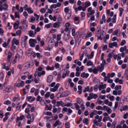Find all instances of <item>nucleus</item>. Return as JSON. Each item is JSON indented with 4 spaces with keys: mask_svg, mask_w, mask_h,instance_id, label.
Here are the masks:
<instances>
[{
    "mask_svg": "<svg viewBox=\"0 0 128 128\" xmlns=\"http://www.w3.org/2000/svg\"><path fill=\"white\" fill-rule=\"evenodd\" d=\"M85 4L86 7H87L90 5V3L89 2H85Z\"/></svg>",
    "mask_w": 128,
    "mask_h": 128,
    "instance_id": "a19ab883",
    "label": "nucleus"
},
{
    "mask_svg": "<svg viewBox=\"0 0 128 128\" xmlns=\"http://www.w3.org/2000/svg\"><path fill=\"white\" fill-rule=\"evenodd\" d=\"M12 44L18 45L19 44V41L18 40H16L15 38H14L12 41Z\"/></svg>",
    "mask_w": 128,
    "mask_h": 128,
    "instance_id": "ddd939ff",
    "label": "nucleus"
},
{
    "mask_svg": "<svg viewBox=\"0 0 128 128\" xmlns=\"http://www.w3.org/2000/svg\"><path fill=\"white\" fill-rule=\"evenodd\" d=\"M110 73H108L107 74V76H106L104 78V80L105 82H106L107 78H109L110 77Z\"/></svg>",
    "mask_w": 128,
    "mask_h": 128,
    "instance_id": "2f4dec72",
    "label": "nucleus"
},
{
    "mask_svg": "<svg viewBox=\"0 0 128 128\" xmlns=\"http://www.w3.org/2000/svg\"><path fill=\"white\" fill-rule=\"evenodd\" d=\"M89 86H87L85 89L83 90L84 92H86L89 91Z\"/></svg>",
    "mask_w": 128,
    "mask_h": 128,
    "instance_id": "052dcab7",
    "label": "nucleus"
},
{
    "mask_svg": "<svg viewBox=\"0 0 128 128\" xmlns=\"http://www.w3.org/2000/svg\"><path fill=\"white\" fill-rule=\"evenodd\" d=\"M45 108L46 110H50L52 109L51 107L50 108L49 106H48L47 105H46Z\"/></svg>",
    "mask_w": 128,
    "mask_h": 128,
    "instance_id": "5fc2aeb1",
    "label": "nucleus"
},
{
    "mask_svg": "<svg viewBox=\"0 0 128 128\" xmlns=\"http://www.w3.org/2000/svg\"><path fill=\"white\" fill-rule=\"evenodd\" d=\"M57 7L56 5V4H52L50 7L51 9H52V8H56Z\"/></svg>",
    "mask_w": 128,
    "mask_h": 128,
    "instance_id": "13d9d810",
    "label": "nucleus"
},
{
    "mask_svg": "<svg viewBox=\"0 0 128 128\" xmlns=\"http://www.w3.org/2000/svg\"><path fill=\"white\" fill-rule=\"evenodd\" d=\"M64 12H66L68 13V12L69 10V8L68 7H67L64 10Z\"/></svg>",
    "mask_w": 128,
    "mask_h": 128,
    "instance_id": "338daca9",
    "label": "nucleus"
},
{
    "mask_svg": "<svg viewBox=\"0 0 128 128\" xmlns=\"http://www.w3.org/2000/svg\"><path fill=\"white\" fill-rule=\"evenodd\" d=\"M18 54L19 56L22 58L23 55V51L22 50H20L18 51Z\"/></svg>",
    "mask_w": 128,
    "mask_h": 128,
    "instance_id": "a878e982",
    "label": "nucleus"
},
{
    "mask_svg": "<svg viewBox=\"0 0 128 128\" xmlns=\"http://www.w3.org/2000/svg\"><path fill=\"white\" fill-rule=\"evenodd\" d=\"M19 23L18 21H16L14 24V27L15 29H17L18 27Z\"/></svg>",
    "mask_w": 128,
    "mask_h": 128,
    "instance_id": "4be33fe9",
    "label": "nucleus"
},
{
    "mask_svg": "<svg viewBox=\"0 0 128 128\" xmlns=\"http://www.w3.org/2000/svg\"><path fill=\"white\" fill-rule=\"evenodd\" d=\"M106 18L105 16V15L104 14H103L102 16V18L100 19V24H102L103 23H105L106 22Z\"/></svg>",
    "mask_w": 128,
    "mask_h": 128,
    "instance_id": "9b49d317",
    "label": "nucleus"
},
{
    "mask_svg": "<svg viewBox=\"0 0 128 128\" xmlns=\"http://www.w3.org/2000/svg\"><path fill=\"white\" fill-rule=\"evenodd\" d=\"M87 66H92L93 67L94 66V64L90 60L88 61L87 62L86 64Z\"/></svg>",
    "mask_w": 128,
    "mask_h": 128,
    "instance_id": "7c9ffc66",
    "label": "nucleus"
},
{
    "mask_svg": "<svg viewBox=\"0 0 128 128\" xmlns=\"http://www.w3.org/2000/svg\"><path fill=\"white\" fill-rule=\"evenodd\" d=\"M24 118V115H22L21 116H20L17 117L16 120V122H18L20 120H22Z\"/></svg>",
    "mask_w": 128,
    "mask_h": 128,
    "instance_id": "f3484780",
    "label": "nucleus"
},
{
    "mask_svg": "<svg viewBox=\"0 0 128 128\" xmlns=\"http://www.w3.org/2000/svg\"><path fill=\"white\" fill-rule=\"evenodd\" d=\"M8 14L5 13H4L3 14L2 18L4 20V21H6V20L8 17Z\"/></svg>",
    "mask_w": 128,
    "mask_h": 128,
    "instance_id": "aec40b11",
    "label": "nucleus"
},
{
    "mask_svg": "<svg viewBox=\"0 0 128 128\" xmlns=\"http://www.w3.org/2000/svg\"><path fill=\"white\" fill-rule=\"evenodd\" d=\"M4 78V74L2 72L0 73V80H2Z\"/></svg>",
    "mask_w": 128,
    "mask_h": 128,
    "instance_id": "58836bf2",
    "label": "nucleus"
},
{
    "mask_svg": "<svg viewBox=\"0 0 128 128\" xmlns=\"http://www.w3.org/2000/svg\"><path fill=\"white\" fill-rule=\"evenodd\" d=\"M3 10H6V8L4 7L2 5H0V11H2Z\"/></svg>",
    "mask_w": 128,
    "mask_h": 128,
    "instance_id": "c03bdc74",
    "label": "nucleus"
},
{
    "mask_svg": "<svg viewBox=\"0 0 128 128\" xmlns=\"http://www.w3.org/2000/svg\"><path fill=\"white\" fill-rule=\"evenodd\" d=\"M70 38V34L68 33L64 34L63 36V39L65 40H68Z\"/></svg>",
    "mask_w": 128,
    "mask_h": 128,
    "instance_id": "f8f14e48",
    "label": "nucleus"
},
{
    "mask_svg": "<svg viewBox=\"0 0 128 128\" xmlns=\"http://www.w3.org/2000/svg\"><path fill=\"white\" fill-rule=\"evenodd\" d=\"M36 43L37 41L35 39L31 38L29 40V44L30 46L31 47L35 46V44Z\"/></svg>",
    "mask_w": 128,
    "mask_h": 128,
    "instance_id": "423d86ee",
    "label": "nucleus"
},
{
    "mask_svg": "<svg viewBox=\"0 0 128 128\" xmlns=\"http://www.w3.org/2000/svg\"><path fill=\"white\" fill-rule=\"evenodd\" d=\"M126 43V41L124 40H123L121 42L120 45L121 46H122L124 45Z\"/></svg>",
    "mask_w": 128,
    "mask_h": 128,
    "instance_id": "680f3d73",
    "label": "nucleus"
},
{
    "mask_svg": "<svg viewBox=\"0 0 128 128\" xmlns=\"http://www.w3.org/2000/svg\"><path fill=\"white\" fill-rule=\"evenodd\" d=\"M103 110H105L107 112L108 114H110L112 112V110L109 107L106 106H103Z\"/></svg>",
    "mask_w": 128,
    "mask_h": 128,
    "instance_id": "9d476101",
    "label": "nucleus"
},
{
    "mask_svg": "<svg viewBox=\"0 0 128 128\" xmlns=\"http://www.w3.org/2000/svg\"><path fill=\"white\" fill-rule=\"evenodd\" d=\"M89 74H85L84 72L82 73L81 75V76L82 78H87Z\"/></svg>",
    "mask_w": 128,
    "mask_h": 128,
    "instance_id": "412c9836",
    "label": "nucleus"
},
{
    "mask_svg": "<svg viewBox=\"0 0 128 128\" xmlns=\"http://www.w3.org/2000/svg\"><path fill=\"white\" fill-rule=\"evenodd\" d=\"M27 118L28 119L27 121V123L28 124H30L31 122H33L34 116L33 114H32L30 115V114H28L27 116Z\"/></svg>",
    "mask_w": 128,
    "mask_h": 128,
    "instance_id": "7ed1b4c3",
    "label": "nucleus"
},
{
    "mask_svg": "<svg viewBox=\"0 0 128 128\" xmlns=\"http://www.w3.org/2000/svg\"><path fill=\"white\" fill-rule=\"evenodd\" d=\"M61 34H58L57 36V40L58 41L59 40H60L61 39Z\"/></svg>",
    "mask_w": 128,
    "mask_h": 128,
    "instance_id": "69168bd1",
    "label": "nucleus"
},
{
    "mask_svg": "<svg viewBox=\"0 0 128 128\" xmlns=\"http://www.w3.org/2000/svg\"><path fill=\"white\" fill-rule=\"evenodd\" d=\"M24 84V81H21L20 83L16 84V85L18 87H20V86H23Z\"/></svg>",
    "mask_w": 128,
    "mask_h": 128,
    "instance_id": "5701e85b",
    "label": "nucleus"
},
{
    "mask_svg": "<svg viewBox=\"0 0 128 128\" xmlns=\"http://www.w3.org/2000/svg\"><path fill=\"white\" fill-rule=\"evenodd\" d=\"M120 33L118 32V30H116L113 32V36L116 35L117 36H120Z\"/></svg>",
    "mask_w": 128,
    "mask_h": 128,
    "instance_id": "4468645a",
    "label": "nucleus"
},
{
    "mask_svg": "<svg viewBox=\"0 0 128 128\" xmlns=\"http://www.w3.org/2000/svg\"><path fill=\"white\" fill-rule=\"evenodd\" d=\"M117 56H118L117 60L118 61L121 58V54H118Z\"/></svg>",
    "mask_w": 128,
    "mask_h": 128,
    "instance_id": "4d7b16f0",
    "label": "nucleus"
},
{
    "mask_svg": "<svg viewBox=\"0 0 128 128\" xmlns=\"http://www.w3.org/2000/svg\"><path fill=\"white\" fill-rule=\"evenodd\" d=\"M116 15H114L113 16L112 18V22L113 23H115L116 22Z\"/></svg>",
    "mask_w": 128,
    "mask_h": 128,
    "instance_id": "c85d7f7f",
    "label": "nucleus"
},
{
    "mask_svg": "<svg viewBox=\"0 0 128 128\" xmlns=\"http://www.w3.org/2000/svg\"><path fill=\"white\" fill-rule=\"evenodd\" d=\"M29 35L30 36L34 37V32L32 30H30L29 32Z\"/></svg>",
    "mask_w": 128,
    "mask_h": 128,
    "instance_id": "72a5a7b5",
    "label": "nucleus"
},
{
    "mask_svg": "<svg viewBox=\"0 0 128 128\" xmlns=\"http://www.w3.org/2000/svg\"><path fill=\"white\" fill-rule=\"evenodd\" d=\"M53 78V77L52 75H49L47 77V81L48 82H51Z\"/></svg>",
    "mask_w": 128,
    "mask_h": 128,
    "instance_id": "6ab92c4d",
    "label": "nucleus"
},
{
    "mask_svg": "<svg viewBox=\"0 0 128 128\" xmlns=\"http://www.w3.org/2000/svg\"><path fill=\"white\" fill-rule=\"evenodd\" d=\"M113 46H115L116 48L118 47V44L116 42H114L109 44L108 47L109 48H112Z\"/></svg>",
    "mask_w": 128,
    "mask_h": 128,
    "instance_id": "1a4fd4ad",
    "label": "nucleus"
},
{
    "mask_svg": "<svg viewBox=\"0 0 128 128\" xmlns=\"http://www.w3.org/2000/svg\"><path fill=\"white\" fill-rule=\"evenodd\" d=\"M96 109L98 110H104L103 107H102L101 106H96Z\"/></svg>",
    "mask_w": 128,
    "mask_h": 128,
    "instance_id": "79ce46f5",
    "label": "nucleus"
},
{
    "mask_svg": "<svg viewBox=\"0 0 128 128\" xmlns=\"http://www.w3.org/2000/svg\"><path fill=\"white\" fill-rule=\"evenodd\" d=\"M35 20V18L32 16H31L29 20V22L32 23L34 22Z\"/></svg>",
    "mask_w": 128,
    "mask_h": 128,
    "instance_id": "cd10ccee",
    "label": "nucleus"
},
{
    "mask_svg": "<svg viewBox=\"0 0 128 128\" xmlns=\"http://www.w3.org/2000/svg\"><path fill=\"white\" fill-rule=\"evenodd\" d=\"M33 65L32 62H31L29 63L26 62L23 65V68L25 70H26L31 67Z\"/></svg>",
    "mask_w": 128,
    "mask_h": 128,
    "instance_id": "20e7f679",
    "label": "nucleus"
},
{
    "mask_svg": "<svg viewBox=\"0 0 128 128\" xmlns=\"http://www.w3.org/2000/svg\"><path fill=\"white\" fill-rule=\"evenodd\" d=\"M29 13H33V11L30 8H29L27 10Z\"/></svg>",
    "mask_w": 128,
    "mask_h": 128,
    "instance_id": "49530a36",
    "label": "nucleus"
},
{
    "mask_svg": "<svg viewBox=\"0 0 128 128\" xmlns=\"http://www.w3.org/2000/svg\"><path fill=\"white\" fill-rule=\"evenodd\" d=\"M44 114L45 115H46L48 116H51L52 115V113L51 112H44Z\"/></svg>",
    "mask_w": 128,
    "mask_h": 128,
    "instance_id": "603ef678",
    "label": "nucleus"
},
{
    "mask_svg": "<svg viewBox=\"0 0 128 128\" xmlns=\"http://www.w3.org/2000/svg\"><path fill=\"white\" fill-rule=\"evenodd\" d=\"M21 32V30H18L16 32V35L17 36L20 35V34Z\"/></svg>",
    "mask_w": 128,
    "mask_h": 128,
    "instance_id": "09e8293b",
    "label": "nucleus"
},
{
    "mask_svg": "<svg viewBox=\"0 0 128 128\" xmlns=\"http://www.w3.org/2000/svg\"><path fill=\"white\" fill-rule=\"evenodd\" d=\"M102 112L101 111H97L96 110H94V113L95 114V115H96L97 114H98L99 115H100L102 114Z\"/></svg>",
    "mask_w": 128,
    "mask_h": 128,
    "instance_id": "473e14b6",
    "label": "nucleus"
},
{
    "mask_svg": "<svg viewBox=\"0 0 128 128\" xmlns=\"http://www.w3.org/2000/svg\"><path fill=\"white\" fill-rule=\"evenodd\" d=\"M81 18L83 19H84L85 18V13L84 12H81Z\"/></svg>",
    "mask_w": 128,
    "mask_h": 128,
    "instance_id": "a18cd8bd",
    "label": "nucleus"
},
{
    "mask_svg": "<svg viewBox=\"0 0 128 128\" xmlns=\"http://www.w3.org/2000/svg\"><path fill=\"white\" fill-rule=\"evenodd\" d=\"M60 26L59 23L58 22L54 23L53 24V26L54 28H58Z\"/></svg>",
    "mask_w": 128,
    "mask_h": 128,
    "instance_id": "bb28decb",
    "label": "nucleus"
},
{
    "mask_svg": "<svg viewBox=\"0 0 128 128\" xmlns=\"http://www.w3.org/2000/svg\"><path fill=\"white\" fill-rule=\"evenodd\" d=\"M27 100L30 102H32L34 101L35 100V98L34 97L29 96L27 97Z\"/></svg>",
    "mask_w": 128,
    "mask_h": 128,
    "instance_id": "a211bd4d",
    "label": "nucleus"
},
{
    "mask_svg": "<svg viewBox=\"0 0 128 128\" xmlns=\"http://www.w3.org/2000/svg\"><path fill=\"white\" fill-rule=\"evenodd\" d=\"M4 32V30L1 28H0V35H3Z\"/></svg>",
    "mask_w": 128,
    "mask_h": 128,
    "instance_id": "0e129e2a",
    "label": "nucleus"
},
{
    "mask_svg": "<svg viewBox=\"0 0 128 128\" xmlns=\"http://www.w3.org/2000/svg\"><path fill=\"white\" fill-rule=\"evenodd\" d=\"M66 128H70V124L68 122H67L65 125Z\"/></svg>",
    "mask_w": 128,
    "mask_h": 128,
    "instance_id": "3c124183",
    "label": "nucleus"
},
{
    "mask_svg": "<svg viewBox=\"0 0 128 128\" xmlns=\"http://www.w3.org/2000/svg\"><path fill=\"white\" fill-rule=\"evenodd\" d=\"M89 95V96H88L87 98V100L89 101L93 98L96 99L98 97L97 94H94L92 93H90Z\"/></svg>",
    "mask_w": 128,
    "mask_h": 128,
    "instance_id": "39448f33",
    "label": "nucleus"
},
{
    "mask_svg": "<svg viewBox=\"0 0 128 128\" xmlns=\"http://www.w3.org/2000/svg\"><path fill=\"white\" fill-rule=\"evenodd\" d=\"M46 125L48 128H51V126L50 123L49 122L47 123L46 124Z\"/></svg>",
    "mask_w": 128,
    "mask_h": 128,
    "instance_id": "774afa93",
    "label": "nucleus"
},
{
    "mask_svg": "<svg viewBox=\"0 0 128 128\" xmlns=\"http://www.w3.org/2000/svg\"><path fill=\"white\" fill-rule=\"evenodd\" d=\"M72 82L71 79V78L68 79L67 82L66 81L65 82L66 86L68 87L69 86V83L70 84Z\"/></svg>",
    "mask_w": 128,
    "mask_h": 128,
    "instance_id": "393cba45",
    "label": "nucleus"
},
{
    "mask_svg": "<svg viewBox=\"0 0 128 128\" xmlns=\"http://www.w3.org/2000/svg\"><path fill=\"white\" fill-rule=\"evenodd\" d=\"M62 102L61 101H58L56 102V106H60V105H62Z\"/></svg>",
    "mask_w": 128,
    "mask_h": 128,
    "instance_id": "37998d69",
    "label": "nucleus"
},
{
    "mask_svg": "<svg viewBox=\"0 0 128 128\" xmlns=\"http://www.w3.org/2000/svg\"><path fill=\"white\" fill-rule=\"evenodd\" d=\"M75 30L74 29H72V35L73 36H75Z\"/></svg>",
    "mask_w": 128,
    "mask_h": 128,
    "instance_id": "bf43d9fd",
    "label": "nucleus"
},
{
    "mask_svg": "<svg viewBox=\"0 0 128 128\" xmlns=\"http://www.w3.org/2000/svg\"><path fill=\"white\" fill-rule=\"evenodd\" d=\"M13 58L12 54L11 52H8V56L7 58V64L8 65H10L11 63L12 60Z\"/></svg>",
    "mask_w": 128,
    "mask_h": 128,
    "instance_id": "f03ea898",
    "label": "nucleus"
},
{
    "mask_svg": "<svg viewBox=\"0 0 128 128\" xmlns=\"http://www.w3.org/2000/svg\"><path fill=\"white\" fill-rule=\"evenodd\" d=\"M11 103V102L10 100H7L4 102V104L8 105L10 104Z\"/></svg>",
    "mask_w": 128,
    "mask_h": 128,
    "instance_id": "8fccbe9b",
    "label": "nucleus"
},
{
    "mask_svg": "<svg viewBox=\"0 0 128 128\" xmlns=\"http://www.w3.org/2000/svg\"><path fill=\"white\" fill-rule=\"evenodd\" d=\"M71 13H66L65 16V18L66 20H68L70 17Z\"/></svg>",
    "mask_w": 128,
    "mask_h": 128,
    "instance_id": "b1692460",
    "label": "nucleus"
},
{
    "mask_svg": "<svg viewBox=\"0 0 128 128\" xmlns=\"http://www.w3.org/2000/svg\"><path fill=\"white\" fill-rule=\"evenodd\" d=\"M95 118L94 120L93 123L95 124H96L97 126H101V124L100 123H98L96 120H98V121L100 122L101 121L102 118V116H99L98 115H96L95 117Z\"/></svg>",
    "mask_w": 128,
    "mask_h": 128,
    "instance_id": "f257e3e1",
    "label": "nucleus"
},
{
    "mask_svg": "<svg viewBox=\"0 0 128 128\" xmlns=\"http://www.w3.org/2000/svg\"><path fill=\"white\" fill-rule=\"evenodd\" d=\"M84 53L85 54V55L87 57L88 59H90L92 58L94 56V52L93 51H92L91 52V54H90L88 55L86 52H84Z\"/></svg>",
    "mask_w": 128,
    "mask_h": 128,
    "instance_id": "0eeeda50",
    "label": "nucleus"
},
{
    "mask_svg": "<svg viewBox=\"0 0 128 128\" xmlns=\"http://www.w3.org/2000/svg\"><path fill=\"white\" fill-rule=\"evenodd\" d=\"M121 88V86L120 85L116 86L114 88V89L116 90H117L118 89H120Z\"/></svg>",
    "mask_w": 128,
    "mask_h": 128,
    "instance_id": "c9c22d12",
    "label": "nucleus"
},
{
    "mask_svg": "<svg viewBox=\"0 0 128 128\" xmlns=\"http://www.w3.org/2000/svg\"><path fill=\"white\" fill-rule=\"evenodd\" d=\"M50 92H47L44 95L45 98H48L50 94Z\"/></svg>",
    "mask_w": 128,
    "mask_h": 128,
    "instance_id": "f704fd0d",
    "label": "nucleus"
},
{
    "mask_svg": "<svg viewBox=\"0 0 128 128\" xmlns=\"http://www.w3.org/2000/svg\"><path fill=\"white\" fill-rule=\"evenodd\" d=\"M60 85V84L59 83L57 84L54 88H51L50 89V91L53 92H55L56 91L58 90Z\"/></svg>",
    "mask_w": 128,
    "mask_h": 128,
    "instance_id": "6e6552de",
    "label": "nucleus"
},
{
    "mask_svg": "<svg viewBox=\"0 0 128 128\" xmlns=\"http://www.w3.org/2000/svg\"><path fill=\"white\" fill-rule=\"evenodd\" d=\"M36 100L37 101H41L42 98L40 96H38L36 98Z\"/></svg>",
    "mask_w": 128,
    "mask_h": 128,
    "instance_id": "ea45409f",
    "label": "nucleus"
},
{
    "mask_svg": "<svg viewBox=\"0 0 128 128\" xmlns=\"http://www.w3.org/2000/svg\"><path fill=\"white\" fill-rule=\"evenodd\" d=\"M45 72L42 71V72H38V76L40 77L42 75H44L45 74Z\"/></svg>",
    "mask_w": 128,
    "mask_h": 128,
    "instance_id": "c756f323",
    "label": "nucleus"
},
{
    "mask_svg": "<svg viewBox=\"0 0 128 128\" xmlns=\"http://www.w3.org/2000/svg\"><path fill=\"white\" fill-rule=\"evenodd\" d=\"M12 89V88L11 86H8L7 87L5 90H4V92H10L11 91Z\"/></svg>",
    "mask_w": 128,
    "mask_h": 128,
    "instance_id": "2eb2a0df",
    "label": "nucleus"
},
{
    "mask_svg": "<svg viewBox=\"0 0 128 128\" xmlns=\"http://www.w3.org/2000/svg\"><path fill=\"white\" fill-rule=\"evenodd\" d=\"M46 69L48 70H53L54 69V67H50L49 66H48L46 67Z\"/></svg>",
    "mask_w": 128,
    "mask_h": 128,
    "instance_id": "e433bc0d",
    "label": "nucleus"
},
{
    "mask_svg": "<svg viewBox=\"0 0 128 128\" xmlns=\"http://www.w3.org/2000/svg\"><path fill=\"white\" fill-rule=\"evenodd\" d=\"M82 122L83 123H85L86 124H87L88 123V120L87 118L84 119Z\"/></svg>",
    "mask_w": 128,
    "mask_h": 128,
    "instance_id": "4c0bfd02",
    "label": "nucleus"
},
{
    "mask_svg": "<svg viewBox=\"0 0 128 128\" xmlns=\"http://www.w3.org/2000/svg\"><path fill=\"white\" fill-rule=\"evenodd\" d=\"M61 123L59 120H57L53 124V126L54 127H56L57 125L61 124Z\"/></svg>",
    "mask_w": 128,
    "mask_h": 128,
    "instance_id": "dca6fc26",
    "label": "nucleus"
},
{
    "mask_svg": "<svg viewBox=\"0 0 128 128\" xmlns=\"http://www.w3.org/2000/svg\"><path fill=\"white\" fill-rule=\"evenodd\" d=\"M15 17L16 18H20L19 14L18 12H15Z\"/></svg>",
    "mask_w": 128,
    "mask_h": 128,
    "instance_id": "de8ad7c7",
    "label": "nucleus"
},
{
    "mask_svg": "<svg viewBox=\"0 0 128 128\" xmlns=\"http://www.w3.org/2000/svg\"><path fill=\"white\" fill-rule=\"evenodd\" d=\"M52 26L51 23H50L48 24H46L45 26V27L47 28H50Z\"/></svg>",
    "mask_w": 128,
    "mask_h": 128,
    "instance_id": "864d4df0",
    "label": "nucleus"
},
{
    "mask_svg": "<svg viewBox=\"0 0 128 128\" xmlns=\"http://www.w3.org/2000/svg\"><path fill=\"white\" fill-rule=\"evenodd\" d=\"M40 30V29L39 27H38L36 29L34 30V32L35 34H36V32H38Z\"/></svg>",
    "mask_w": 128,
    "mask_h": 128,
    "instance_id": "6e6d98bb",
    "label": "nucleus"
},
{
    "mask_svg": "<svg viewBox=\"0 0 128 128\" xmlns=\"http://www.w3.org/2000/svg\"><path fill=\"white\" fill-rule=\"evenodd\" d=\"M30 111V110L29 108H26L25 111V113L28 114H29V112Z\"/></svg>",
    "mask_w": 128,
    "mask_h": 128,
    "instance_id": "e2e57ef3",
    "label": "nucleus"
}]
</instances>
